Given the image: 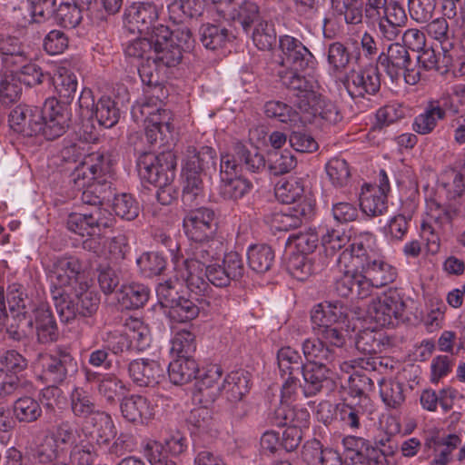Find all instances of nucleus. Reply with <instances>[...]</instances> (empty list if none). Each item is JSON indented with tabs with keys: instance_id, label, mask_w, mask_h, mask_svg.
<instances>
[{
	"instance_id": "obj_1",
	"label": "nucleus",
	"mask_w": 465,
	"mask_h": 465,
	"mask_svg": "<svg viewBox=\"0 0 465 465\" xmlns=\"http://www.w3.org/2000/svg\"><path fill=\"white\" fill-rule=\"evenodd\" d=\"M7 301L10 312L18 319L17 330L7 329L12 339L20 341L23 336L35 333L39 343L47 344L57 341L58 326L48 304L35 301L23 290L11 291Z\"/></svg>"
},
{
	"instance_id": "obj_2",
	"label": "nucleus",
	"mask_w": 465,
	"mask_h": 465,
	"mask_svg": "<svg viewBox=\"0 0 465 465\" xmlns=\"http://www.w3.org/2000/svg\"><path fill=\"white\" fill-rule=\"evenodd\" d=\"M69 408L73 417L81 422L84 433L98 445H108L116 436L112 416L101 410L92 393L75 386L69 393Z\"/></svg>"
},
{
	"instance_id": "obj_3",
	"label": "nucleus",
	"mask_w": 465,
	"mask_h": 465,
	"mask_svg": "<svg viewBox=\"0 0 465 465\" xmlns=\"http://www.w3.org/2000/svg\"><path fill=\"white\" fill-rule=\"evenodd\" d=\"M52 297L60 320L65 323L77 317H92L100 304L98 293L88 282H81L69 289H52Z\"/></svg>"
},
{
	"instance_id": "obj_4",
	"label": "nucleus",
	"mask_w": 465,
	"mask_h": 465,
	"mask_svg": "<svg viewBox=\"0 0 465 465\" xmlns=\"http://www.w3.org/2000/svg\"><path fill=\"white\" fill-rule=\"evenodd\" d=\"M353 254L347 248L341 251L334 262L338 265L341 275L334 282L336 294L351 300H363L371 295L373 286L361 268H356Z\"/></svg>"
},
{
	"instance_id": "obj_5",
	"label": "nucleus",
	"mask_w": 465,
	"mask_h": 465,
	"mask_svg": "<svg viewBox=\"0 0 465 465\" xmlns=\"http://www.w3.org/2000/svg\"><path fill=\"white\" fill-rule=\"evenodd\" d=\"M353 254L356 268H361L373 288H381L391 283L397 278V270L387 262L374 249L357 242L346 247Z\"/></svg>"
},
{
	"instance_id": "obj_6",
	"label": "nucleus",
	"mask_w": 465,
	"mask_h": 465,
	"mask_svg": "<svg viewBox=\"0 0 465 465\" xmlns=\"http://www.w3.org/2000/svg\"><path fill=\"white\" fill-rule=\"evenodd\" d=\"M0 364L5 371L0 368V398L31 393L34 384L24 376L16 375L24 371L28 361L25 356L16 350H6L0 355Z\"/></svg>"
},
{
	"instance_id": "obj_7",
	"label": "nucleus",
	"mask_w": 465,
	"mask_h": 465,
	"mask_svg": "<svg viewBox=\"0 0 465 465\" xmlns=\"http://www.w3.org/2000/svg\"><path fill=\"white\" fill-rule=\"evenodd\" d=\"M136 166L142 181L155 186H163L173 182L177 158L172 151L158 154L144 152L139 155Z\"/></svg>"
},
{
	"instance_id": "obj_8",
	"label": "nucleus",
	"mask_w": 465,
	"mask_h": 465,
	"mask_svg": "<svg viewBox=\"0 0 465 465\" xmlns=\"http://www.w3.org/2000/svg\"><path fill=\"white\" fill-rule=\"evenodd\" d=\"M403 294L398 289H390L369 305L370 317L380 327H394L407 318Z\"/></svg>"
},
{
	"instance_id": "obj_9",
	"label": "nucleus",
	"mask_w": 465,
	"mask_h": 465,
	"mask_svg": "<svg viewBox=\"0 0 465 465\" xmlns=\"http://www.w3.org/2000/svg\"><path fill=\"white\" fill-rule=\"evenodd\" d=\"M78 104L81 117L94 118L104 128H112L120 119V109L115 101L110 96L103 95L95 102L90 89L81 92Z\"/></svg>"
},
{
	"instance_id": "obj_10",
	"label": "nucleus",
	"mask_w": 465,
	"mask_h": 465,
	"mask_svg": "<svg viewBox=\"0 0 465 465\" xmlns=\"http://www.w3.org/2000/svg\"><path fill=\"white\" fill-rule=\"evenodd\" d=\"M412 64L409 51L400 43L389 45L377 58V65L382 68L392 82H397L402 75L407 84H414L419 77L410 74Z\"/></svg>"
},
{
	"instance_id": "obj_11",
	"label": "nucleus",
	"mask_w": 465,
	"mask_h": 465,
	"mask_svg": "<svg viewBox=\"0 0 465 465\" xmlns=\"http://www.w3.org/2000/svg\"><path fill=\"white\" fill-rule=\"evenodd\" d=\"M243 167L251 173H259L265 169L266 161L257 148L248 149L242 143H236L234 147V155H223L220 163V178L221 181L225 180L224 174L228 178L237 175L238 167Z\"/></svg>"
},
{
	"instance_id": "obj_12",
	"label": "nucleus",
	"mask_w": 465,
	"mask_h": 465,
	"mask_svg": "<svg viewBox=\"0 0 465 465\" xmlns=\"http://www.w3.org/2000/svg\"><path fill=\"white\" fill-rule=\"evenodd\" d=\"M78 370L77 361L66 348L58 347L45 358L42 377L52 386L62 384Z\"/></svg>"
},
{
	"instance_id": "obj_13",
	"label": "nucleus",
	"mask_w": 465,
	"mask_h": 465,
	"mask_svg": "<svg viewBox=\"0 0 465 465\" xmlns=\"http://www.w3.org/2000/svg\"><path fill=\"white\" fill-rule=\"evenodd\" d=\"M342 83L351 97L375 95L381 89V74L377 64L352 69L344 75Z\"/></svg>"
},
{
	"instance_id": "obj_14",
	"label": "nucleus",
	"mask_w": 465,
	"mask_h": 465,
	"mask_svg": "<svg viewBox=\"0 0 465 465\" xmlns=\"http://www.w3.org/2000/svg\"><path fill=\"white\" fill-rule=\"evenodd\" d=\"M183 226L185 235L191 242H200L216 235L217 215L211 208H195L184 216Z\"/></svg>"
},
{
	"instance_id": "obj_15",
	"label": "nucleus",
	"mask_w": 465,
	"mask_h": 465,
	"mask_svg": "<svg viewBox=\"0 0 465 465\" xmlns=\"http://www.w3.org/2000/svg\"><path fill=\"white\" fill-rule=\"evenodd\" d=\"M43 114L40 134L46 140H54L68 129L71 121L70 111L68 106L58 102L55 97H50L45 101Z\"/></svg>"
},
{
	"instance_id": "obj_16",
	"label": "nucleus",
	"mask_w": 465,
	"mask_h": 465,
	"mask_svg": "<svg viewBox=\"0 0 465 465\" xmlns=\"http://www.w3.org/2000/svg\"><path fill=\"white\" fill-rule=\"evenodd\" d=\"M279 48L282 69L305 71L313 66L314 56L301 40L288 35H281Z\"/></svg>"
},
{
	"instance_id": "obj_17",
	"label": "nucleus",
	"mask_w": 465,
	"mask_h": 465,
	"mask_svg": "<svg viewBox=\"0 0 465 465\" xmlns=\"http://www.w3.org/2000/svg\"><path fill=\"white\" fill-rule=\"evenodd\" d=\"M43 117V107L19 104L10 112L8 123L14 132L32 137L40 134Z\"/></svg>"
},
{
	"instance_id": "obj_18",
	"label": "nucleus",
	"mask_w": 465,
	"mask_h": 465,
	"mask_svg": "<svg viewBox=\"0 0 465 465\" xmlns=\"http://www.w3.org/2000/svg\"><path fill=\"white\" fill-rule=\"evenodd\" d=\"M134 13L130 14L140 34L144 35H158L161 27H167L158 23L160 14L163 10L161 0L141 2L133 6Z\"/></svg>"
},
{
	"instance_id": "obj_19",
	"label": "nucleus",
	"mask_w": 465,
	"mask_h": 465,
	"mask_svg": "<svg viewBox=\"0 0 465 465\" xmlns=\"http://www.w3.org/2000/svg\"><path fill=\"white\" fill-rule=\"evenodd\" d=\"M128 374L137 386L153 388L164 379V367L155 360L139 358L129 362Z\"/></svg>"
},
{
	"instance_id": "obj_20",
	"label": "nucleus",
	"mask_w": 465,
	"mask_h": 465,
	"mask_svg": "<svg viewBox=\"0 0 465 465\" xmlns=\"http://www.w3.org/2000/svg\"><path fill=\"white\" fill-rule=\"evenodd\" d=\"M223 369L212 365L195 381L193 396L202 404L213 403L223 392Z\"/></svg>"
},
{
	"instance_id": "obj_21",
	"label": "nucleus",
	"mask_w": 465,
	"mask_h": 465,
	"mask_svg": "<svg viewBox=\"0 0 465 465\" xmlns=\"http://www.w3.org/2000/svg\"><path fill=\"white\" fill-rule=\"evenodd\" d=\"M295 105L301 113L317 118L319 117L325 124L334 125L342 120V114L337 104L327 97L315 93V97L310 100L301 99Z\"/></svg>"
},
{
	"instance_id": "obj_22",
	"label": "nucleus",
	"mask_w": 465,
	"mask_h": 465,
	"mask_svg": "<svg viewBox=\"0 0 465 465\" xmlns=\"http://www.w3.org/2000/svg\"><path fill=\"white\" fill-rule=\"evenodd\" d=\"M171 35L172 31L169 27H161L158 35H153L154 38L153 55L149 57L164 69L178 65L183 58V53L177 45L173 44Z\"/></svg>"
},
{
	"instance_id": "obj_23",
	"label": "nucleus",
	"mask_w": 465,
	"mask_h": 465,
	"mask_svg": "<svg viewBox=\"0 0 465 465\" xmlns=\"http://www.w3.org/2000/svg\"><path fill=\"white\" fill-rule=\"evenodd\" d=\"M300 374L303 377L302 391L306 397L315 396L333 386L330 364L306 363Z\"/></svg>"
},
{
	"instance_id": "obj_24",
	"label": "nucleus",
	"mask_w": 465,
	"mask_h": 465,
	"mask_svg": "<svg viewBox=\"0 0 465 465\" xmlns=\"http://www.w3.org/2000/svg\"><path fill=\"white\" fill-rule=\"evenodd\" d=\"M83 266L76 257L60 258L54 266L52 276L53 289H69L81 282H87L81 279Z\"/></svg>"
},
{
	"instance_id": "obj_25",
	"label": "nucleus",
	"mask_w": 465,
	"mask_h": 465,
	"mask_svg": "<svg viewBox=\"0 0 465 465\" xmlns=\"http://www.w3.org/2000/svg\"><path fill=\"white\" fill-rule=\"evenodd\" d=\"M66 226L69 231L81 236H92L100 232L101 228L107 227L108 222L104 217V212L100 208H95L90 213H70Z\"/></svg>"
},
{
	"instance_id": "obj_26",
	"label": "nucleus",
	"mask_w": 465,
	"mask_h": 465,
	"mask_svg": "<svg viewBox=\"0 0 465 465\" xmlns=\"http://www.w3.org/2000/svg\"><path fill=\"white\" fill-rule=\"evenodd\" d=\"M346 316L342 302L338 301L320 302L311 311L312 330L316 332L320 329L343 322Z\"/></svg>"
},
{
	"instance_id": "obj_27",
	"label": "nucleus",
	"mask_w": 465,
	"mask_h": 465,
	"mask_svg": "<svg viewBox=\"0 0 465 465\" xmlns=\"http://www.w3.org/2000/svg\"><path fill=\"white\" fill-rule=\"evenodd\" d=\"M217 154L211 146L196 148L190 145L186 148L183 160L182 171L197 172L206 173L212 168H215Z\"/></svg>"
},
{
	"instance_id": "obj_28",
	"label": "nucleus",
	"mask_w": 465,
	"mask_h": 465,
	"mask_svg": "<svg viewBox=\"0 0 465 465\" xmlns=\"http://www.w3.org/2000/svg\"><path fill=\"white\" fill-rule=\"evenodd\" d=\"M449 100L442 98L428 102L423 113L417 115L413 122V130L420 134H430L440 120L446 117Z\"/></svg>"
},
{
	"instance_id": "obj_29",
	"label": "nucleus",
	"mask_w": 465,
	"mask_h": 465,
	"mask_svg": "<svg viewBox=\"0 0 465 465\" xmlns=\"http://www.w3.org/2000/svg\"><path fill=\"white\" fill-rule=\"evenodd\" d=\"M120 408L123 417L134 424H143L154 414L150 401L142 395L124 397Z\"/></svg>"
},
{
	"instance_id": "obj_30",
	"label": "nucleus",
	"mask_w": 465,
	"mask_h": 465,
	"mask_svg": "<svg viewBox=\"0 0 465 465\" xmlns=\"http://www.w3.org/2000/svg\"><path fill=\"white\" fill-rule=\"evenodd\" d=\"M324 56L330 75L339 77L343 74L352 58L349 47L340 41H333L324 45Z\"/></svg>"
},
{
	"instance_id": "obj_31",
	"label": "nucleus",
	"mask_w": 465,
	"mask_h": 465,
	"mask_svg": "<svg viewBox=\"0 0 465 465\" xmlns=\"http://www.w3.org/2000/svg\"><path fill=\"white\" fill-rule=\"evenodd\" d=\"M205 302L203 298L193 299L179 296L166 311V315L173 322H189L199 316Z\"/></svg>"
},
{
	"instance_id": "obj_32",
	"label": "nucleus",
	"mask_w": 465,
	"mask_h": 465,
	"mask_svg": "<svg viewBox=\"0 0 465 465\" xmlns=\"http://www.w3.org/2000/svg\"><path fill=\"white\" fill-rule=\"evenodd\" d=\"M302 350L307 363L331 365L337 358L336 350L328 346L317 335L305 339L302 343Z\"/></svg>"
},
{
	"instance_id": "obj_33",
	"label": "nucleus",
	"mask_w": 465,
	"mask_h": 465,
	"mask_svg": "<svg viewBox=\"0 0 465 465\" xmlns=\"http://www.w3.org/2000/svg\"><path fill=\"white\" fill-rule=\"evenodd\" d=\"M181 277L185 282L187 288L198 295H206L210 290V283L207 280L206 268L196 261L184 260Z\"/></svg>"
},
{
	"instance_id": "obj_34",
	"label": "nucleus",
	"mask_w": 465,
	"mask_h": 465,
	"mask_svg": "<svg viewBox=\"0 0 465 465\" xmlns=\"http://www.w3.org/2000/svg\"><path fill=\"white\" fill-rule=\"evenodd\" d=\"M191 259L187 261H196L201 265L212 262L218 259L224 252V244L222 239L213 236L200 242H192Z\"/></svg>"
},
{
	"instance_id": "obj_35",
	"label": "nucleus",
	"mask_w": 465,
	"mask_h": 465,
	"mask_svg": "<svg viewBox=\"0 0 465 465\" xmlns=\"http://www.w3.org/2000/svg\"><path fill=\"white\" fill-rule=\"evenodd\" d=\"M203 175L205 174L197 172L182 171V201L184 205L193 208L205 198Z\"/></svg>"
},
{
	"instance_id": "obj_36",
	"label": "nucleus",
	"mask_w": 465,
	"mask_h": 465,
	"mask_svg": "<svg viewBox=\"0 0 465 465\" xmlns=\"http://www.w3.org/2000/svg\"><path fill=\"white\" fill-rule=\"evenodd\" d=\"M150 289L139 282H131L121 286L116 298L123 309L134 310L142 308L149 300Z\"/></svg>"
},
{
	"instance_id": "obj_37",
	"label": "nucleus",
	"mask_w": 465,
	"mask_h": 465,
	"mask_svg": "<svg viewBox=\"0 0 465 465\" xmlns=\"http://www.w3.org/2000/svg\"><path fill=\"white\" fill-rule=\"evenodd\" d=\"M274 423L280 427L308 428L310 413L304 408H296L289 403L281 402L274 411Z\"/></svg>"
},
{
	"instance_id": "obj_38",
	"label": "nucleus",
	"mask_w": 465,
	"mask_h": 465,
	"mask_svg": "<svg viewBox=\"0 0 465 465\" xmlns=\"http://www.w3.org/2000/svg\"><path fill=\"white\" fill-rule=\"evenodd\" d=\"M0 56L6 68L13 69L28 61L22 42L10 35H0Z\"/></svg>"
},
{
	"instance_id": "obj_39",
	"label": "nucleus",
	"mask_w": 465,
	"mask_h": 465,
	"mask_svg": "<svg viewBox=\"0 0 465 465\" xmlns=\"http://www.w3.org/2000/svg\"><path fill=\"white\" fill-rule=\"evenodd\" d=\"M250 389L251 374L247 371H234L223 378V392L226 401L244 399Z\"/></svg>"
},
{
	"instance_id": "obj_40",
	"label": "nucleus",
	"mask_w": 465,
	"mask_h": 465,
	"mask_svg": "<svg viewBox=\"0 0 465 465\" xmlns=\"http://www.w3.org/2000/svg\"><path fill=\"white\" fill-rule=\"evenodd\" d=\"M302 71L294 69H280L278 71V76L281 83L288 89L297 91L298 100L306 99L310 100L312 97H315L313 90V83L308 80L304 75L301 74Z\"/></svg>"
},
{
	"instance_id": "obj_41",
	"label": "nucleus",
	"mask_w": 465,
	"mask_h": 465,
	"mask_svg": "<svg viewBox=\"0 0 465 465\" xmlns=\"http://www.w3.org/2000/svg\"><path fill=\"white\" fill-rule=\"evenodd\" d=\"M228 18L234 24L242 26L245 33H249L253 25L262 20L260 7L251 0H243L232 7Z\"/></svg>"
},
{
	"instance_id": "obj_42",
	"label": "nucleus",
	"mask_w": 465,
	"mask_h": 465,
	"mask_svg": "<svg viewBox=\"0 0 465 465\" xmlns=\"http://www.w3.org/2000/svg\"><path fill=\"white\" fill-rule=\"evenodd\" d=\"M234 35L225 26L218 24H203L199 28V38L206 49L216 50L223 47Z\"/></svg>"
},
{
	"instance_id": "obj_43",
	"label": "nucleus",
	"mask_w": 465,
	"mask_h": 465,
	"mask_svg": "<svg viewBox=\"0 0 465 465\" xmlns=\"http://www.w3.org/2000/svg\"><path fill=\"white\" fill-rule=\"evenodd\" d=\"M169 18L175 24L201 16L204 10V0H173L167 6Z\"/></svg>"
},
{
	"instance_id": "obj_44",
	"label": "nucleus",
	"mask_w": 465,
	"mask_h": 465,
	"mask_svg": "<svg viewBox=\"0 0 465 465\" xmlns=\"http://www.w3.org/2000/svg\"><path fill=\"white\" fill-rule=\"evenodd\" d=\"M198 364L193 357H177L168 365V375L172 383L183 385L196 378Z\"/></svg>"
},
{
	"instance_id": "obj_45",
	"label": "nucleus",
	"mask_w": 465,
	"mask_h": 465,
	"mask_svg": "<svg viewBox=\"0 0 465 465\" xmlns=\"http://www.w3.org/2000/svg\"><path fill=\"white\" fill-rule=\"evenodd\" d=\"M54 85L58 95L57 101L68 106L77 91V77L68 69L61 67L54 77Z\"/></svg>"
},
{
	"instance_id": "obj_46",
	"label": "nucleus",
	"mask_w": 465,
	"mask_h": 465,
	"mask_svg": "<svg viewBox=\"0 0 465 465\" xmlns=\"http://www.w3.org/2000/svg\"><path fill=\"white\" fill-rule=\"evenodd\" d=\"M63 454L64 449L60 448L55 440H52L47 435L44 436L41 442L31 450L32 458L38 465H50L60 462L62 461Z\"/></svg>"
},
{
	"instance_id": "obj_47",
	"label": "nucleus",
	"mask_w": 465,
	"mask_h": 465,
	"mask_svg": "<svg viewBox=\"0 0 465 465\" xmlns=\"http://www.w3.org/2000/svg\"><path fill=\"white\" fill-rule=\"evenodd\" d=\"M49 422L54 425L52 431L47 436L55 440L59 446L74 441L76 430L72 420L63 411H54L50 417Z\"/></svg>"
},
{
	"instance_id": "obj_48",
	"label": "nucleus",
	"mask_w": 465,
	"mask_h": 465,
	"mask_svg": "<svg viewBox=\"0 0 465 465\" xmlns=\"http://www.w3.org/2000/svg\"><path fill=\"white\" fill-rule=\"evenodd\" d=\"M225 180L220 181L219 194L224 200L237 202L247 195L252 188V183L238 175H234L232 178H228L227 174H224Z\"/></svg>"
},
{
	"instance_id": "obj_49",
	"label": "nucleus",
	"mask_w": 465,
	"mask_h": 465,
	"mask_svg": "<svg viewBox=\"0 0 465 465\" xmlns=\"http://www.w3.org/2000/svg\"><path fill=\"white\" fill-rule=\"evenodd\" d=\"M12 410L15 420L24 423L36 421L43 413L38 401L30 396H22L16 399L13 403Z\"/></svg>"
},
{
	"instance_id": "obj_50",
	"label": "nucleus",
	"mask_w": 465,
	"mask_h": 465,
	"mask_svg": "<svg viewBox=\"0 0 465 465\" xmlns=\"http://www.w3.org/2000/svg\"><path fill=\"white\" fill-rule=\"evenodd\" d=\"M247 259L252 271L264 273L271 270L274 263V252L266 244L252 245L248 249Z\"/></svg>"
},
{
	"instance_id": "obj_51",
	"label": "nucleus",
	"mask_w": 465,
	"mask_h": 465,
	"mask_svg": "<svg viewBox=\"0 0 465 465\" xmlns=\"http://www.w3.org/2000/svg\"><path fill=\"white\" fill-rule=\"evenodd\" d=\"M85 168L93 179L102 177H112L113 159L112 154L107 152H94L84 158Z\"/></svg>"
},
{
	"instance_id": "obj_52",
	"label": "nucleus",
	"mask_w": 465,
	"mask_h": 465,
	"mask_svg": "<svg viewBox=\"0 0 465 465\" xmlns=\"http://www.w3.org/2000/svg\"><path fill=\"white\" fill-rule=\"evenodd\" d=\"M277 363L282 376L300 374L306 365L299 351L290 346L282 347L278 351Z\"/></svg>"
},
{
	"instance_id": "obj_53",
	"label": "nucleus",
	"mask_w": 465,
	"mask_h": 465,
	"mask_svg": "<svg viewBox=\"0 0 465 465\" xmlns=\"http://www.w3.org/2000/svg\"><path fill=\"white\" fill-rule=\"evenodd\" d=\"M311 212L312 207L309 204L299 206L297 209L294 208L292 212L286 211L274 213L273 222L280 231L296 229L308 220V214Z\"/></svg>"
},
{
	"instance_id": "obj_54",
	"label": "nucleus",
	"mask_w": 465,
	"mask_h": 465,
	"mask_svg": "<svg viewBox=\"0 0 465 465\" xmlns=\"http://www.w3.org/2000/svg\"><path fill=\"white\" fill-rule=\"evenodd\" d=\"M362 0H331L334 12L342 15L347 25H360L363 18Z\"/></svg>"
},
{
	"instance_id": "obj_55",
	"label": "nucleus",
	"mask_w": 465,
	"mask_h": 465,
	"mask_svg": "<svg viewBox=\"0 0 465 465\" xmlns=\"http://www.w3.org/2000/svg\"><path fill=\"white\" fill-rule=\"evenodd\" d=\"M264 114L269 118H274L291 126L302 122L300 113L289 104L281 101H269L264 104Z\"/></svg>"
},
{
	"instance_id": "obj_56",
	"label": "nucleus",
	"mask_w": 465,
	"mask_h": 465,
	"mask_svg": "<svg viewBox=\"0 0 465 465\" xmlns=\"http://www.w3.org/2000/svg\"><path fill=\"white\" fill-rule=\"evenodd\" d=\"M336 411L339 420L345 427L353 430L361 428V420L365 414L361 405L348 402L345 399L343 402L337 404Z\"/></svg>"
},
{
	"instance_id": "obj_57",
	"label": "nucleus",
	"mask_w": 465,
	"mask_h": 465,
	"mask_svg": "<svg viewBox=\"0 0 465 465\" xmlns=\"http://www.w3.org/2000/svg\"><path fill=\"white\" fill-rule=\"evenodd\" d=\"M151 106L148 104H143L133 108L132 114L134 117H138V112L141 116H144V123L156 126H163L164 130H173L171 124L172 114L166 109L157 108L155 111H151Z\"/></svg>"
},
{
	"instance_id": "obj_58",
	"label": "nucleus",
	"mask_w": 465,
	"mask_h": 465,
	"mask_svg": "<svg viewBox=\"0 0 465 465\" xmlns=\"http://www.w3.org/2000/svg\"><path fill=\"white\" fill-rule=\"evenodd\" d=\"M304 192L302 182L300 178L290 177L282 180L275 186V195L282 203L290 204L299 200Z\"/></svg>"
},
{
	"instance_id": "obj_59",
	"label": "nucleus",
	"mask_w": 465,
	"mask_h": 465,
	"mask_svg": "<svg viewBox=\"0 0 465 465\" xmlns=\"http://www.w3.org/2000/svg\"><path fill=\"white\" fill-rule=\"evenodd\" d=\"M137 266L139 267L140 272L144 277H153L160 275L166 268V260L159 252H148L143 253L136 260Z\"/></svg>"
},
{
	"instance_id": "obj_60",
	"label": "nucleus",
	"mask_w": 465,
	"mask_h": 465,
	"mask_svg": "<svg viewBox=\"0 0 465 465\" xmlns=\"http://www.w3.org/2000/svg\"><path fill=\"white\" fill-rule=\"evenodd\" d=\"M296 159L287 150H273L268 155V169L272 175H282L289 173L296 166Z\"/></svg>"
},
{
	"instance_id": "obj_61",
	"label": "nucleus",
	"mask_w": 465,
	"mask_h": 465,
	"mask_svg": "<svg viewBox=\"0 0 465 465\" xmlns=\"http://www.w3.org/2000/svg\"><path fill=\"white\" fill-rule=\"evenodd\" d=\"M195 350V334L189 330L178 331L171 340V352L177 357H193Z\"/></svg>"
},
{
	"instance_id": "obj_62",
	"label": "nucleus",
	"mask_w": 465,
	"mask_h": 465,
	"mask_svg": "<svg viewBox=\"0 0 465 465\" xmlns=\"http://www.w3.org/2000/svg\"><path fill=\"white\" fill-rule=\"evenodd\" d=\"M254 26L252 34L253 44L260 50H271L276 44V32L272 24L262 19Z\"/></svg>"
},
{
	"instance_id": "obj_63",
	"label": "nucleus",
	"mask_w": 465,
	"mask_h": 465,
	"mask_svg": "<svg viewBox=\"0 0 465 465\" xmlns=\"http://www.w3.org/2000/svg\"><path fill=\"white\" fill-rule=\"evenodd\" d=\"M349 242L350 236L342 230L327 229L322 236L324 253L331 259L334 258L339 251L345 248Z\"/></svg>"
},
{
	"instance_id": "obj_64",
	"label": "nucleus",
	"mask_w": 465,
	"mask_h": 465,
	"mask_svg": "<svg viewBox=\"0 0 465 465\" xmlns=\"http://www.w3.org/2000/svg\"><path fill=\"white\" fill-rule=\"evenodd\" d=\"M380 392L383 402L390 408H397L405 401L404 384L397 381H381Z\"/></svg>"
}]
</instances>
